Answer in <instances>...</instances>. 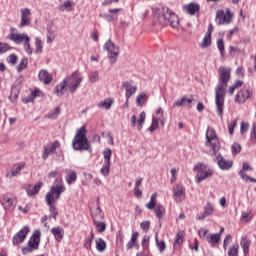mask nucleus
<instances>
[{
    "label": "nucleus",
    "mask_w": 256,
    "mask_h": 256,
    "mask_svg": "<svg viewBox=\"0 0 256 256\" xmlns=\"http://www.w3.org/2000/svg\"><path fill=\"white\" fill-rule=\"evenodd\" d=\"M218 85L215 88V105L218 117L223 118V105H225V90L231 79V68L220 66L218 68Z\"/></svg>",
    "instance_id": "1"
},
{
    "label": "nucleus",
    "mask_w": 256,
    "mask_h": 256,
    "mask_svg": "<svg viewBox=\"0 0 256 256\" xmlns=\"http://www.w3.org/2000/svg\"><path fill=\"white\" fill-rule=\"evenodd\" d=\"M153 11L157 23L162 25V27L167 25H171L173 29L179 27V18L167 6L159 5Z\"/></svg>",
    "instance_id": "2"
},
{
    "label": "nucleus",
    "mask_w": 256,
    "mask_h": 256,
    "mask_svg": "<svg viewBox=\"0 0 256 256\" xmlns=\"http://www.w3.org/2000/svg\"><path fill=\"white\" fill-rule=\"evenodd\" d=\"M65 192V186L61 185V184H56L53 185L49 192L46 194L45 200L46 203L49 207V211H50V216L49 219H57V207H55V205H53V203H55V201H57L59 199V197H61V194Z\"/></svg>",
    "instance_id": "3"
},
{
    "label": "nucleus",
    "mask_w": 256,
    "mask_h": 256,
    "mask_svg": "<svg viewBox=\"0 0 256 256\" xmlns=\"http://www.w3.org/2000/svg\"><path fill=\"white\" fill-rule=\"evenodd\" d=\"M72 147L75 151H89L91 145H89V140H87V129L82 126L78 129L73 141Z\"/></svg>",
    "instance_id": "4"
},
{
    "label": "nucleus",
    "mask_w": 256,
    "mask_h": 256,
    "mask_svg": "<svg viewBox=\"0 0 256 256\" xmlns=\"http://www.w3.org/2000/svg\"><path fill=\"white\" fill-rule=\"evenodd\" d=\"M39 243H41V231L35 230L28 241V247L22 248L23 255H29L39 249Z\"/></svg>",
    "instance_id": "5"
},
{
    "label": "nucleus",
    "mask_w": 256,
    "mask_h": 256,
    "mask_svg": "<svg viewBox=\"0 0 256 256\" xmlns=\"http://www.w3.org/2000/svg\"><path fill=\"white\" fill-rule=\"evenodd\" d=\"M70 93H75L77 89H79V85H81L83 81V77L79 76V71H74L70 76L64 78Z\"/></svg>",
    "instance_id": "6"
},
{
    "label": "nucleus",
    "mask_w": 256,
    "mask_h": 256,
    "mask_svg": "<svg viewBox=\"0 0 256 256\" xmlns=\"http://www.w3.org/2000/svg\"><path fill=\"white\" fill-rule=\"evenodd\" d=\"M212 157L222 171H229V169L233 167V161L223 158L221 153H219V150H214V152H212Z\"/></svg>",
    "instance_id": "7"
},
{
    "label": "nucleus",
    "mask_w": 256,
    "mask_h": 256,
    "mask_svg": "<svg viewBox=\"0 0 256 256\" xmlns=\"http://www.w3.org/2000/svg\"><path fill=\"white\" fill-rule=\"evenodd\" d=\"M103 49L108 52V59L113 65V63L117 62V57H119V46L115 45L113 41L108 40L104 46Z\"/></svg>",
    "instance_id": "8"
},
{
    "label": "nucleus",
    "mask_w": 256,
    "mask_h": 256,
    "mask_svg": "<svg viewBox=\"0 0 256 256\" xmlns=\"http://www.w3.org/2000/svg\"><path fill=\"white\" fill-rule=\"evenodd\" d=\"M206 147H211L212 152L219 151V149H221L219 138H217L215 130L211 128H208L206 131Z\"/></svg>",
    "instance_id": "9"
},
{
    "label": "nucleus",
    "mask_w": 256,
    "mask_h": 256,
    "mask_svg": "<svg viewBox=\"0 0 256 256\" xmlns=\"http://www.w3.org/2000/svg\"><path fill=\"white\" fill-rule=\"evenodd\" d=\"M205 169H207V165L204 163H199L194 166V171H197L196 183H201V181H205V179H209V177L213 176V171H205Z\"/></svg>",
    "instance_id": "10"
},
{
    "label": "nucleus",
    "mask_w": 256,
    "mask_h": 256,
    "mask_svg": "<svg viewBox=\"0 0 256 256\" xmlns=\"http://www.w3.org/2000/svg\"><path fill=\"white\" fill-rule=\"evenodd\" d=\"M111 155H112L111 148H106L103 150L104 162L100 170V173L101 175H103V177L109 176V171L111 169Z\"/></svg>",
    "instance_id": "11"
},
{
    "label": "nucleus",
    "mask_w": 256,
    "mask_h": 256,
    "mask_svg": "<svg viewBox=\"0 0 256 256\" xmlns=\"http://www.w3.org/2000/svg\"><path fill=\"white\" fill-rule=\"evenodd\" d=\"M231 17H233V14H231L229 9L226 10V13L223 10H218L215 21L217 25H229L231 23Z\"/></svg>",
    "instance_id": "12"
},
{
    "label": "nucleus",
    "mask_w": 256,
    "mask_h": 256,
    "mask_svg": "<svg viewBox=\"0 0 256 256\" xmlns=\"http://www.w3.org/2000/svg\"><path fill=\"white\" fill-rule=\"evenodd\" d=\"M253 97V90L251 88H246L240 90L234 98L235 103H238L239 105H242V103H245L247 99H251Z\"/></svg>",
    "instance_id": "13"
},
{
    "label": "nucleus",
    "mask_w": 256,
    "mask_h": 256,
    "mask_svg": "<svg viewBox=\"0 0 256 256\" xmlns=\"http://www.w3.org/2000/svg\"><path fill=\"white\" fill-rule=\"evenodd\" d=\"M29 231L31 228L29 226H24L18 233H16L12 238L13 245H19L27 239V235H29Z\"/></svg>",
    "instance_id": "14"
},
{
    "label": "nucleus",
    "mask_w": 256,
    "mask_h": 256,
    "mask_svg": "<svg viewBox=\"0 0 256 256\" xmlns=\"http://www.w3.org/2000/svg\"><path fill=\"white\" fill-rule=\"evenodd\" d=\"M20 24L19 27L23 28V27H27L29 25H31V9L29 8H22L20 10Z\"/></svg>",
    "instance_id": "15"
},
{
    "label": "nucleus",
    "mask_w": 256,
    "mask_h": 256,
    "mask_svg": "<svg viewBox=\"0 0 256 256\" xmlns=\"http://www.w3.org/2000/svg\"><path fill=\"white\" fill-rule=\"evenodd\" d=\"M60 147L61 143L59 142V140L54 141L52 144L49 143L45 145L42 154V159L46 160L49 157V155H51V153H55L57 149H59Z\"/></svg>",
    "instance_id": "16"
},
{
    "label": "nucleus",
    "mask_w": 256,
    "mask_h": 256,
    "mask_svg": "<svg viewBox=\"0 0 256 256\" xmlns=\"http://www.w3.org/2000/svg\"><path fill=\"white\" fill-rule=\"evenodd\" d=\"M91 217L93 222L101 221L105 219V214L103 210H101V206H99V198L97 199L95 208H90Z\"/></svg>",
    "instance_id": "17"
},
{
    "label": "nucleus",
    "mask_w": 256,
    "mask_h": 256,
    "mask_svg": "<svg viewBox=\"0 0 256 256\" xmlns=\"http://www.w3.org/2000/svg\"><path fill=\"white\" fill-rule=\"evenodd\" d=\"M174 199L177 203H181L185 199V187L181 184H175L172 188Z\"/></svg>",
    "instance_id": "18"
},
{
    "label": "nucleus",
    "mask_w": 256,
    "mask_h": 256,
    "mask_svg": "<svg viewBox=\"0 0 256 256\" xmlns=\"http://www.w3.org/2000/svg\"><path fill=\"white\" fill-rule=\"evenodd\" d=\"M0 203L2 206H4V209L6 211H11V209H15V205L13 204V198L9 194L2 195Z\"/></svg>",
    "instance_id": "19"
},
{
    "label": "nucleus",
    "mask_w": 256,
    "mask_h": 256,
    "mask_svg": "<svg viewBox=\"0 0 256 256\" xmlns=\"http://www.w3.org/2000/svg\"><path fill=\"white\" fill-rule=\"evenodd\" d=\"M23 169H25V163L24 162L16 163L12 167L11 172H9L6 175V177H8L9 179H12V177H17V175H19L21 173V171H23Z\"/></svg>",
    "instance_id": "20"
},
{
    "label": "nucleus",
    "mask_w": 256,
    "mask_h": 256,
    "mask_svg": "<svg viewBox=\"0 0 256 256\" xmlns=\"http://www.w3.org/2000/svg\"><path fill=\"white\" fill-rule=\"evenodd\" d=\"M193 103V97L189 98L187 96H183L181 99H178L174 102L172 108L175 107H189Z\"/></svg>",
    "instance_id": "21"
},
{
    "label": "nucleus",
    "mask_w": 256,
    "mask_h": 256,
    "mask_svg": "<svg viewBox=\"0 0 256 256\" xmlns=\"http://www.w3.org/2000/svg\"><path fill=\"white\" fill-rule=\"evenodd\" d=\"M9 39H11V41L16 43L17 45H19L22 41H24V43L26 41H31V39L29 38V36L27 34L12 33V34L9 35Z\"/></svg>",
    "instance_id": "22"
},
{
    "label": "nucleus",
    "mask_w": 256,
    "mask_h": 256,
    "mask_svg": "<svg viewBox=\"0 0 256 256\" xmlns=\"http://www.w3.org/2000/svg\"><path fill=\"white\" fill-rule=\"evenodd\" d=\"M42 187H43V182H38L35 186L28 185V187H26V193L28 197H33V195H37V193L41 191Z\"/></svg>",
    "instance_id": "23"
},
{
    "label": "nucleus",
    "mask_w": 256,
    "mask_h": 256,
    "mask_svg": "<svg viewBox=\"0 0 256 256\" xmlns=\"http://www.w3.org/2000/svg\"><path fill=\"white\" fill-rule=\"evenodd\" d=\"M38 79L41 83H44V85H49L51 81H53V76H51L47 70H41L38 74Z\"/></svg>",
    "instance_id": "24"
},
{
    "label": "nucleus",
    "mask_w": 256,
    "mask_h": 256,
    "mask_svg": "<svg viewBox=\"0 0 256 256\" xmlns=\"http://www.w3.org/2000/svg\"><path fill=\"white\" fill-rule=\"evenodd\" d=\"M122 86L124 87L126 91V98L131 99V96L135 95L137 93V86L131 85L129 82H123Z\"/></svg>",
    "instance_id": "25"
},
{
    "label": "nucleus",
    "mask_w": 256,
    "mask_h": 256,
    "mask_svg": "<svg viewBox=\"0 0 256 256\" xmlns=\"http://www.w3.org/2000/svg\"><path fill=\"white\" fill-rule=\"evenodd\" d=\"M245 171H253V167L249 165V162H243L242 169L238 172V175L241 177V179H243V181H249V178L247 177L251 176H248Z\"/></svg>",
    "instance_id": "26"
},
{
    "label": "nucleus",
    "mask_w": 256,
    "mask_h": 256,
    "mask_svg": "<svg viewBox=\"0 0 256 256\" xmlns=\"http://www.w3.org/2000/svg\"><path fill=\"white\" fill-rule=\"evenodd\" d=\"M67 87V80L64 79L56 86L54 93L57 95V97H63L67 91Z\"/></svg>",
    "instance_id": "27"
},
{
    "label": "nucleus",
    "mask_w": 256,
    "mask_h": 256,
    "mask_svg": "<svg viewBox=\"0 0 256 256\" xmlns=\"http://www.w3.org/2000/svg\"><path fill=\"white\" fill-rule=\"evenodd\" d=\"M65 173V179L68 185H71V183H75L77 181V172H75V170L66 169Z\"/></svg>",
    "instance_id": "28"
},
{
    "label": "nucleus",
    "mask_w": 256,
    "mask_h": 256,
    "mask_svg": "<svg viewBox=\"0 0 256 256\" xmlns=\"http://www.w3.org/2000/svg\"><path fill=\"white\" fill-rule=\"evenodd\" d=\"M52 235L55 237L56 241L60 243V241H63V235H65V230L61 227H54L51 229Z\"/></svg>",
    "instance_id": "29"
},
{
    "label": "nucleus",
    "mask_w": 256,
    "mask_h": 256,
    "mask_svg": "<svg viewBox=\"0 0 256 256\" xmlns=\"http://www.w3.org/2000/svg\"><path fill=\"white\" fill-rule=\"evenodd\" d=\"M184 9L186 12H188L189 15H195V13H199V4L190 3L184 6Z\"/></svg>",
    "instance_id": "30"
},
{
    "label": "nucleus",
    "mask_w": 256,
    "mask_h": 256,
    "mask_svg": "<svg viewBox=\"0 0 256 256\" xmlns=\"http://www.w3.org/2000/svg\"><path fill=\"white\" fill-rule=\"evenodd\" d=\"M240 245L243 249L244 255H249V247L251 245V241L247 239L246 236L241 238Z\"/></svg>",
    "instance_id": "31"
},
{
    "label": "nucleus",
    "mask_w": 256,
    "mask_h": 256,
    "mask_svg": "<svg viewBox=\"0 0 256 256\" xmlns=\"http://www.w3.org/2000/svg\"><path fill=\"white\" fill-rule=\"evenodd\" d=\"M121 8H114V9H110L108 15H106V21H108L109 23L115 21V19H117V13H120Z\"/></svg>",
    "instance_id": "32"
},
{
    "label": "nucleus",
    "mask_w": 256,
    "mask_h": 256,
    "mask_svg": "<svg viewBox=\"0 0 256 256\" xmlns=\"http://www.w3.org/2000/svg\"><path fill=\"white\" fill-rule=\"evenodd\" d=\"M113 105V100L111 98H106L100 103H98L99 109H106V111H109Z\"/></svg>",
    "instance_id": "33"
},
{
    "label": "nucleus",
    "mask_w": 256,
    "mask_h": 256,
    "mask_svg": "<svg viewBox=\"0 0 256 256\" xmlns=\"http://www.w3.org/2000/svg\"><path fill=\"white\" fill-rule=\"evenodd\" d=\"M154 213L157 217V219H163L165 217V207H163V205H156L154 208Z\"/></svg>",
    "instance_id": "34"
},
{
    "label": "nucleus",
    "mask_w": 256,
    "mask_h": 256,
    "mask_svg": "<svg viewBox=\"0 0 256 256\" xmlns=\"http://www.w3.org/2000/svg\"><path fill=\"white\" fill-rule=\"evenodd\" d=\"M206 241L213 247V245H217L221 241V234H211L207 236Z\"/></svg>",
    "instance_id": "35"
},
{
    "label": "nucleus",
    "mask_w": 256,
    "mask_h": 256,
    "mask_svg": "<svg viewBox=\"0 0 256 256\" xmlns=\"http://www.w3.org/2000/svg\"><path fill=\"white\" fill-rule=\"evenodd\" d=\"M93 239H95V234L93 233V231H91L87 238L84 240V248L87 249V251H91Z\"/></svg>",
    "instance_id": "36"
},
{
    "label": "nucleus",
    "mask_w": 256,
    "mask_h": 256,
    "mask_svg": "<svg viewBox=\"0 0 256 256\" xmlns=\"http://www.w3.org/2000/svg\"><path fill=\"white\" fill-rule=\"evenodd\" d=\"M139 237V232H133L130 241L126 244V249H133L137 245V238Z\"/></svg>",
    "instance_id": "37"
},
{
    "label": "nucleus",
    "mask_w": 256,
    "mask_h": 256,
    "mask_svg": "<svg viewBox=\"0 0 256 256\" xmlns=\"http://www.w3.org/2000/svg\"><path fill=\"white\" fill-rule=\"evenodd\" d=\"M95 243H96V249L100 253H103V251H105V249H107V243L105 242V240H103V238H98L95 241Z\"/></svg>",
    "instance_id": "38"
},
{
    "label": "nucleus",
    "mask_w": 256,
    "mask_h": 256,
    "mask_svg": "<svg viewBox=\"0 0 256 256\" xmlns=\"http://www.w3.org/2000/svg\"><path fill=\"white\" fill-rule=\"evenodd\" d=\"M203 212L207 217H211V215H213L215 212V206H213L211 202H207L204 206Z\"/></svg>",
    "instance_id": "39"
},
{
    "label": "nucleus",
    "mask_w": 256,
    "mask_h": 256,
    "mask_svg": "<svg viewBox=\"0 0 256 256\" xmlns=\"http://www.w3.org/2000/svg\"><path fill=\"white\" fill-rule=\"evenodd\" d=\"M94 225L96 227L97 233H103L105 229H107V225L105 224V222H101V220H96V222H94Z\"/></svg>",
    "instance_id": "40"
},
{
    "label": "nucleus",
    "mask_w": 256,
    "mask_h": 256,
    "mask_svg": "<svg viewBox=\"0 0 256 256\" xmlns=\"http://www.w3.org/2000/svg\"><path fill=\"white\" fill-rule=\"evenodd\" d=\"M147 209H155L157 207V193H153L150 202L146 205Z\"/></svg>",
    "instance_id": "41"
},
{
    "label": "nucleus",
    "mask_w": 256,
    "mask_h": 256,
    "mask_svg": "<svg viewBox=\"0 0 256 256\" xmlns=\"http://www.w3.org/2000/svg\"><path fill=\"white\" fill-rule=\"evenodd\" d=\"M157 129H159V118L153 117L152 124L148 128V131H150V133H153V132L157 131Z\"/></svg>",
    "instance_id": "42"
},
{
    "label": "nucleus",
    "mask_w": 256,
    "mask_h": 256,
    "mask_svg": "<svg viewBox=\"0 0 256 256\" xmlns=\"http://www.w3.org/2000/svg\"><path fill=\"white\" fill-rule=\"evenodd\" d=\"M210 45H211V36L205 34L202 40V43L200 44V47L202 49H207V47H210Z\"/></svg>",
    "instance_id": "43"
},
{
    "label": "nucleus",
    "mask_w": 256,
    "mask_h": 256,
    "mask_svg": "<svg viewBox=\"0 0 256 256\" xmlns=\"http://www.w3.org/2000/svg\"><path fill=\"white\" fill-rule=\"evenodd\" d=\"M228 256H239V244H234V245L228 250Z\"/></svg>",
    "instance_id": "44"
},
{
    "label": "nucleus",
    "mask_w": 256,
    "mask_h": 256,
    "mask_svg": "<svg viewBox=\"0 0 256 256\" xmlns=\"http://www.w3.org/2000/svg\"><path fill=\"white\" fill-rule=\"evenodd\" d=\"M145 117H146L145 112H141L139 119L137 120V123H138L137 130L138 131H141V129H143V123H145Z\"/></svg>",
    "instance_id": "45"
},
{
    "label": "nucleus",
    "mask_w": 256,
    "mask_h": 256,
    "mask_svg": "<svg viewBox=\"0 0 256 256\" xmlns=\"http://www.w3.org/2000/svg\"><path fill=\"white\" fill-rule=\"evenodd\" d=\"M231 153L232 155H239V153H241V144L235 142L232 144L231 146Z\"/></svg>",
    "instance_id": "46"
},
{
    "label": "nucleus",
    "mask_w": 256,
    "mask_h": 256,
    "mask_svg": "<svg viewBox=\"0 0 256 256\" xmlns=\"http://www.w3.org/2000/svg\"><path fill=\"white\" fill-rule=\"evenodd\" d=\"M28 63H29V61L27 58H22L19 65L17 66L18 73H21V71H23V69H26Z\"/></svg>",
    "instance_id": "47"
},
{
    "label": "nucleus",
    "mask_w": 256,
    "mask_h": 256,
    "mask_svg": "<svg viewBox=\"0 0 256 256\" xmlns=\"http://www.w3.org/2000/svg\"><path fill=\"white\" fill-rule=\"evenodd\" d=\"M71 5H73V3L70 0H68V1L64 2L63 5H60L58 7V9H59V11H62V12L63 11H71Z\"/></svg>",
    "instance_id": "48"
},
{
    "label": "nucleus",
    "mask_w": 256,
    "mask_h": 256,
    "mask_svg": "<svg viewBox=\"0 0 256 256\" xmlns=\"http://www.w3.org/2000/svg\"><path fill=\"white\" fill-rule=\"evenodd\" d=\"M217 48L220 51L221 57H225V43L223 42V39L217 41Z\"/></svg>",
    "instance_id": "49"
},
{
    "label": "nucleus",
    "mask_w": 256,
    "mask_h": 256,
    "mask_svg": "<svg viewBox=\"0 0 256 256\" xmlns=\"http://www.w3.org/2000/svg\"><path fill=\"white\" fill-rule=\"evenodd\" d=\"M181 243H183V232H178L175 242H174V247H179V245H181Z\"/></svg>",
    "instance_id": "50"
},
{
    "label": "nucleus",
    "mask_w": 256,
    "mask_h": 256,
    "mask_svg": "<svg viewBox=\"0 0 256 256\" xmlns=\"http://www.w3.org/2000/svg\"><path fill=\"white\" fill-rule=\"evenodd\" d=\"M90 83H97L99 81V71H94L89 76Z\"/></svg>",
    "instance_id": "51"
},
{
    "label": "nucleus",
    "mask_w": 256,
    "mask_h": 256,
    "mask_svg": "<svg viewBox=\"0 0 256 256\" xmlns=\"http://www.w3.org/2000/svg\"><path fill=\"white\" fill-rule=\"evenodd\" d=\"M146 97L147 94H145V92L140 93V95L137 97V105H139L140 107L143 106Z\"/></svg>",
    "instance_id": "52"
},
{
    "label": "nucleus",
    "mask_w": 256,
    "mask_h": 256,
    "mask_svg": "<svg viewBox=\"0 0 256 256\" xmlns=\"http://www.w3.org/2000/svg\"><path fill=\"white\" fill-rule=\"evenodd\" d=\"M170 173L172 175L170 178V183H175L177 181V173H179V169L172 168Z\"/></svg>",
    "instance_id": "53"
},
{
    "label": "nucleus",
    "mask_w": 256,
    "mask_h": 256,
    "mask_svg": "<svg viewBox=\"0 0 256 256\" xmlns=\"http://www.w3.org/2000/svg\"><path fill=\"white\" fill-rule=\"evenodd\" d=\"M156 245L160 251V253H163V250L166 249L165 241H160L156 234Z\"/></svg>",
    "instance_id": "54"
},
{
    "label": "nucleus",
    "mask_w": 256,
    "mask_h": 256,
    "mask_svg": "<svg viewBox=\"0 0 256 256\" xmlns=\"http://www.w3.org/2000/svg\"><path fill=\"white\" fill-rule=\"evenodd\" d=\"M35 45H36V53H43V44L41 42V39L36 38Z\"/></svg>",
    "instance_id": "55"
},
{
    "label": "nucleus",
    "mask_w": 256,
    "mask_h": 256,
    "mask_svg": "<svg viewBox=\"0 0 256 256\" xmlns=\"http://www.w3.org/2000/svg\"><path fill=\"white\" fill-rule=\"evenodd\" d=\"M249 131V123L241 122L240 133L241 135H245Z\"/></svg>",
    "instance_id": "56"
},
{
    "label": "nucleus",
    "mask_w": 256,
    "mask_h": 256,
    "mask_svg": "<svg viewBox=\"0 0 256 256\" xmlns=\"http://www.w3.org/2000/svg\"><path fill=\"white\" fill-rule=\"evenodd\" d=\"M59 113H61V108L56 107L55 110H54V112H50V113L47 115V117H48V119H53V118L57 117V115H59Z\"/></svg>",
    "instance_id": "57"
},
{
    "label": "nucleus",
    "mask_w": 256,
    "mask_h": 256,
    "mask_svg": "<svg viewBox=\"0 0 256 256\" xmlns=\"http://www.w3.org/2000/svg\"><path fill=\"white\" fill-rule=\"evenodd\" d=\"M235 127H237V120H233L229 125H228V131L230 135H233V131H235Z\"/></svg>",
    "instance_id": "58"
},
{
    "label": "nucleus",
    "mask_w": 256,
    "mask_h": 256,
    "mask_svg": "<svg viewBox=\"0 0 256 256\" xmlns=\"http://www.w3.org/2000/svg\"><path fill=\"white\" fill-rule=\"evenodd\" d=\"M9 49V44L0 42V54L7 53Z\"/></svg>",
    "instance_id": "59"
},
{
    "label": "nucleus",
    "mask_w": 256,
    "mask_h": 256,
    "mask_svg": "<svg viewBox=\"0 0 256 256\" xmlns=\"http://www.w3.org/2000/svg\"><path fill=\"white\" fill-rule=\"evenodd\" d=\"M143 249H149V236L145 235L142 240Z\"/></svg>",
    "instance_id": "60"
},
{
    "label": "nucleus",
    "mask_w": 256,
    "mask_h": 256,
    "mask_svg": "<svg viewBox=\"0 0 256 256\" xmlns=\"http://www.w3.org/2000/svg\"><path fill=\"white\" fill-rule=\"evenodd\" d=\"M250 137H251L252 141H254V143H256V124L255 123H253V125H252V131H251Z\"/></svg>",
    "instance_id": "61"
},
{
    "label": "nucleus",
    "mask_w": 256,
    "mask_h": 256,
    "mask_svg": "<svg viewBox=\"0 0 256 256\" xmlns=\"http://www.w3.org/2000/svg\"><path fill=\"white\" fill-rule=\"evenodd\" d=\"M55 32L48 30V35H47V43H51V41L55 40Z\"/></svg>",
    "instance_id": "62"
},
{
    "label": "nucleus",
    "mask_w": 256,
    "mask_h": 256,
    "mask_svg": "<svg viewBox=\"0 0 256 256\" xmlns=\"http://www.w3.org/2000/svg\"><path fill=\"white\" fill-rule=\"evenodd\" d=\"M8 63L15 65V63H17V55H15V54L10 55L8 57Z\"/></svg>",
    "instance_id": "63"
},
{
    "label": "nucleus",
    "mask_w": 256,
    "mask_h": 256,
    "mask_svg": "<svg viewBox=\"0 0 256 256\" xmlns=\"http://www.w3.org/2000/svg\"><path fill=\"white\" fill-rule=\"evenodd\" d=\"M150 223L149 221L141 222L140 227L143 229V231H149Z\"/></svg>",
    "instance_id": "64"
}]
</instances>
